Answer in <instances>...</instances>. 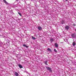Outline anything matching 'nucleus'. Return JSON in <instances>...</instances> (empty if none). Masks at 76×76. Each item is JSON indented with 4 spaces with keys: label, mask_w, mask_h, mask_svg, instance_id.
Returning <instances> with one entry per match:
<instances>
[{
    "label": "nucleus",
    "mask_w": 76,
    "mask_h": 76,
    "mask_svg": "<svg viewBox=\"0 0 76 76\" xmlns=\"http://www.w3.org/2000/svg\"><path fill=\"white\" fill-rule=\"evenodd\" d=\"M18 66L20 69H22V68H23V66L21 65H18Z\"/></svg>",
    "instance_id": "9"
},
{
    "label": "nucleus",
    "mask_w": 76,
    "mask_h": 76,
    "mask_svg": "<svg viewBox=\"0 0 76 76\" xmlns=\"http://www.w3.org/2000/svg\"><path fill=\"white\" fill-rule=\"evenodd\" d=\"M32 39H36V38H35V37H32Z\"/></svg>",
    "instance_id": "16"
},
{
    "label": "nucleus",
    "mask_w": 76,
    "mask_h": 76,
    "mask_svg": "<svg viewBox=\"0 0 76 76\" xmlns=\"http://www.w3.org/2000/svg\"><path fill=\"white\" fill-rule=\"evenodd\" d=\"M65 28L66 30H69V28H70V27L69 26L67 25L65 26Z\"/></svg>",
    "instance_id": "3"
},
{
    "label": "nucleus",
    "mask_w": 76,
    "mask_h": 76,
    "mask_svg": "<svg viewBox=\"0 0 76 76\" xmlns=\"http://www.w3.org/2000/svg\"><path fill=\"white\" fill-rule=\"evenodd\" d=\"M55 47H56V48H57V47H58V44H57V43H55Z\"/></svg>",
    "instance_id": "11"
},
{
    "label": "nucleus",
    "mask_w": 76,
    "mask_h": 76,
    "mask_svg": "<svg viewBox=\"0 0 76 76\" xmlns=\"http://www.w3.org/2000/svg\"><path fill=\"white\" fill-rule=\"evenodd\" d=\"M3 1L4 2V3H5L6 4H8V3L6 1V0H3Z\"/></svg>",
    "instance_id": "7"
},
{
    "label": "nucleus",
    "mask_w": 76,
    "mask_h": 76,
    "mask_svg": "<svg viewBox=\"0 0 76 76\" xmlns=\"http://www.w3.org/2000/svg\"><path fill=\"white\" fill-rule=\"evenodd\" d=\"M23 20H26V18H24V19Z\"/></svg>",
    "instance_id": "18"
},
{
    "label": "nucleus",
    "mask_w": 76,
    "mask_h": 76,
    "mask_svg": "<svg viewBox=\"0 0 76 76\" xmlns=\"http://www.w3.org/2000/svg\"><path fill=\"white\" fill-rule=\"evenodd\" d=\"M19 0H16V1H18Z\"/></svg>",
    "instance_id": "20"
},
{
    "label": "nucleus",
    "mask_w": 76,
    "mask_h": 76,
    "mask_svg": "<svg viewBox=\"0 0 76 76\" xmlns=\"http://www.w3.org/2000/svg\"><path fill=\"white\" fill-rule=\"evenodd\" d=\"M54 51H55V52H57V51L56 50V49H54Z\"/></svg>",
    "instance_id": "17"
},
{
    "label": "nucleus",
    "mask_w": 76,
    "mask_h": 76,
    "mask_svg": "<svg viewBox=\"0 0 76 76\" xmlns=\"http://www.w3.org/2000/svg\"><path fill=\"white\" fill-rule=\"evenodd\" d=\"M64 23V21L63 20H62L61 22V24H63Z\"/></svg>",
    "instance_id": "14"
},
{
    "label": "nucleus",
    "mask_w": 76,
    "mask_h": 76,
    "mask_svg": "<svg viewBox=\"0 0 76 76\" xmlns=\"http://www.w3.org/2000/svg\"><path fill=\"white\" fill-rule=\"evenodd\" d=\"M66 1H68V0H65Z\"/></svg>",
    "instance_id": "19"
},
{
    "label": "nucleus",
    "mask_w": 76,
    "mask_h": 76,
    "mask_svg": "<svg viewBox=\"0 0 76 76\" xmlns=\"http://www.w3.org/2000/svg\"><path fill=\"white\" fill-rule=\"evenodd\" d=\"M48 63V61H45L44 63L46 64V65H48L47 64V63Z\"/></svg>",
    "instance_id": "10"
},
{
    "label": "nucleus",
    "mask_w": 76,
    "mask_h": 76,
    "mask_svg": "<svg viewBox=\"0 0 76 76\" xmlns=\"http://www.w3.org/2000/svg\"><path fill=\"white\" fill-rule=\"evenodd\" d=\"M15 75L16 76H19V74H18V73H17L16 72H15Z\"/></svg>",
    "instance_id": "8"
},
{
    "label": "nucleus",
    "mask_w": 76,
    "mask_h": 76,
    "mask_svg": "<svg viewBox=\"0 0 76 76\" xmlns=\"http://www.w3.org/2000/svg\"><path fill=\"white\" fill-rule=\"evenodd\" d=\"M48 51H49V52H50V53H51V52H52V51L49 48H48Z\"/></svg>",
    "instance_id": "5"
},
{
    "label": "nucleus",
    "mask_w": 76,
    "mask_h": 76,
    "mask_svg": "<svg viewBox=\"0 0 76 76\" xmlns=\"http://www.w3.org/2000/svg\"><path fill=\"white\" fill-rule=\"evenodd\" d=\"M71 37L74 38H76V35L75 34H71Z\"/></svg>",
    "instance_id": "1"
},
{
    "label": "nucleus",
    "mask_w": 76,
    "mask_h": 76,
    "mask_svg": "<svg viewBox=\"0 0 76 76\" xmlns=\"http://www.w3.org/2000/svg\"><path fill=\"white\" fill-rule=\"evenodd\" d=\"M37 29L41 31V30H42V27H41V26H39L37 28Z\"/></svg>",
    "instance_id": "4"
},
{
    "label": "nucleus",
    "mask_w": 76,
    "mask_h": 76,
    "mask_svg": "<svg viewBox=\"0 0 76 76\" xmlns=\"http://www.w3.org/2000/svg\"><path fill=\"white\" fill-rule=\"evenodd\" d=\"M64 40H65V39H64Z\"/></svg>",
    "instance_id": "22"
},
{
    "label": "nucleus",
    "mask_w": 76,
    "mask_h": 76,
    "mask_svg": "<svg viewBox=\"0 0 76 76\" xmlns=\"http://www.w3.org/2000/svg\"><path fill=\"white\" fill-rule=\"evenodd\" d=\"M75 31H76V29L75 30Z\"/></svg>",
    "instance_id": "21"
},
{
    "label": "nucleus",
    "mask_w": 76,
    "mask_h": 76,
    "mask_svg": "<svg viewBox=\"0 0 76 76\" xmlns=\"http://www.w3.org/2000/svg\"><path fill=\"white\" fill-rule=\"evenodd\" d=\"M46 68L48 70H49L50 72H52V70H51V68L47 67Z\"/></svg>",
    "instance_id": "2"
},
{
    "label": "nucleus",
    "mask_w": 76,
    "mask_h": 76,
    "mask_svg": "<svg viewBox=\"0 0 76 76\" xmlns=\"http://www.w3.org/2000/svg\"><path fill=\"white\" fill-rule=\"evenodd\" d=\"M50 40L51 42V43H53V41H54V39L51 38L50 39Z\"/></svg>",
    "instance_id": "6"
},
{
    "label": "nucleus",
    "mask_w": 76,
    "mask_h": 76,
    "mask_svg": "<svg viewBox=\"0 0 76 76\" xmlns=\"http://www.w3.org/2000/svg\"><path fill=\"white\" fill-rule=\"evenodd\" d=\"M18 14L20 15V16H22V14L20 13H19V12H18Z\"/></svg>",
    "instance_id": "15"
},
{
    "label": "nucleus",
    "mask_w": 76,
    "mask_h": 76,
    "mask_svg": "<svg viewBox=\"0 0 76 76\" xmlns=\"http://www.w3.org/2000/svg\"><path fill=\"white\" fill-rule=\"evenodd\" d=\"M23 47H26V48H28V46H26V45H23Z\"/></svg>",
    "instance_id": "12"
},
{
    "label": "nucleus",
    "mask_w": 76,
    "mask_h": 76,
    "mask_svg": "<svg viewBox=\"0 0 76 76\" xmlns=\"http://www.w3.org/2000/svg\"><path fill=\"white\" fill-rule=\"evenodd\" d=\"M72 45L73 46H75V45H76V43L75 42H73L72 43Z\"/></svg>",
    "instance_id": "13"
}]
</instances>
